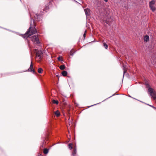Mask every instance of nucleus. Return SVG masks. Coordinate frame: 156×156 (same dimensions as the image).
<instances>
[{
	"label": "nucleus",
	"mask_w": 156,
	"mask_h": 156,
	"mask_svg": "<svg viewBox=\"0 0 156 156\" xmlns=\"http://www.w3.org/2000/svg\"><path fill=\"white\" fill-rule=\"evenodd\" d=\"M37 30L35 27H30L25 34L22 35V36L24 38H27L34 34L37 33Z\"/></svg>",
	"instance_id": "1"
},
{
	"label": "nucleus",
	"mask_w": 156,
	"mask_h": 156,
	"mask_svg": "<svg viewBox=\"0 0 156 156\" xmlns=\"http://www.w3.org/2000/svg\"><path fill=\"white\" fill-rule=\"evenodd\" d=\"M148 92L151 98L155 100L156 99V92L152 88H149L148 89Z\"/></svg>",
	"instance_id": "2"
},
{
	"label": "nucleus",
	"mask_w": 156,
	"mask_h": 156,
	"mask_svg": "<svg viewBox=\"0 0 156 156\" xmlns=\"http://www.w3.org/2000/svg\"><path fill=\"white\" fill-rule=\"evenodd\" d=\"M30 38L34 43L36 44L39 43V39L38 38L37 36H34L30 37Z\"/></svg>",
	"instance_id": "3"
},
{
	"label": "nucleus",
	"mask_w": 156,
	"mask_h": 156,
	"mask_svg": "<svg viewBox=\"0 0 156 156\" xmlns=\"http://www.w3.org/2000/svg\"><path fill=\"white\" fill-rule=\"evenodd\" d=\"M155 4V1L152 0L150 2L149 4L150 7L153 12H154L155 10V8L154 6Z\"/></svg>",
	"instance_id": "4"
},
{
	"label": "nucleus",
	"mask_w": 156,
	"mask_h": 156,
	"mask_svg": "<svg viewBox=\"0 0 156 156\" xmlns=\"http://www.w3.org/2000/svg\"><path fill=\"white\" fill-rule=\"evenodd\" d=\"M36 57H39V59H41L42 58V52L41 51L36 50Z\"/></svg>",
	"instance_id": "5"
},
{
	"label": "nucleus",
	"mask_w": 156,
	"mask_h": 156,
	"mask_svg": "<svg viewBox=\"0 0 156 156\" xmlns=\"http://www.w3.org/2000/svg\"><path fill=\"white\" fill-rule=\"evenodd\" d=\"M34 20H33V23L35 27L36 26V24H35L36 21H40V16L37 15H36L34 16Z\"/></svg>",
	"instance_id": "6"
},
{
	"label": "nucleus",
	"mask_w": 156,
	"mask_h": 156,
	"mask_svg": "<svg viewBox=\"0 0 156 156\" xmlns=\"http://www.w3.org/2000/svg\"><path fill=\"white\" fill-rule=\"evenodd\" d=\"M28 71L33 72L34 74H35L36 73V72L34 70L33 66L32 61H31L30 67L28 69Z\"/></svg>",
	"instance_id": "7"
},
{
	"label": "nucleus",
	"mask_w": 156,
	"mask_h": 156,
	"mask_svg": "<svg viewBox=\"0 0 156 156\" xmlns=\"http://www.w3.org/2000/svg\"><path fill=\"white\" fill-rule=\"evenodd\" d=\"M43 140V141L41 145V147L42 148H44L45 147V145L46 144V142L45 141V140H48L46 136L44 137Z\"/></svg>",
	"instance_id": "8"
},
{
	"label": "nucleus",
	"mask_w": 156,
	"mask_h": 156,
	"mask_svg": "<svg viewBox=\"0 0 156 156\" xmlns=\"http://www.w3.org/2000/svg\"><path fill=\"white\" fill-rule=\"evenodd\" d=\"M53 0H50L49 1V2L45 5L44 10H47L49 9V6L51 5V2H52Z\"/></svg>",
	"instance_id": "9"
},
{
	"label": "nucleus",
	"mask_w": 156,
	"mask_h": 156,
	"mask_svg": "<svg viewBox=\"0 0 156 156\" xmlns=\"http://www.w3.org/2000/svg\"><path fill=\"white\" fill-rule=\"evenodd\" d=\"M76 153V150L75 148H74L73 149V152L72 153V155L73 156H75Z\"/></svg>",
	"instance_id": "10"
},
{
	"label": "nucleus",
	"mask_w": 156,
	"mask_h": 156,
	"mask_svg": "<svg viewBox=\"0 0 156 156\" xmlns=\"http://www.w3.org/2000/svg\"><path fill=\"white\" fill-rule=\"evenodd\" d=\"M84 11L86 15H89V9H84Z\"/></svg>",
	"instance_id": "11"
},
{
	"label": "nucleus",
	"mask_w": 156,
	"mask_h": 156,
	"mask_svg": "<svg viewBox=\"0 0 156 156\" xmlns=\"http://www.w3.org/2000/svg\"><path fill=\"white\" fill-rule=\"evenodd\" d=\"M62 75L64 76H66L67 75V72L65 71H63L62 73Z\"/></svg>",
	"instance_id": "12"
},
{
	"label": "nucleus",
	"mask_w": 156,
	"mask_h": 156,
	"mask_svg": "<svg viewBox=\"0 0 156 156\" xmlns=\"http://www.w3.org/2000/svg\"><path fill=\"white\" fill-rule=\"evenodd\" d=\"M55 114L57 117H58L60 115V113L58 110L55 112Z\"/></svg>",
	"instance_id": "13"
},
{
	"label": "nucleus",
	"mask_w": 156,
	"mask_h": 156,
	"mask_svg": "<svg viewBox=\"0 0 156 156\" xmlns=\"http://www.w3.org/2000/svg\"><path fill=\"white\" fill-rule=\"evenodd\" d=\"M149 37L147 35H146L144 37V41L146 42H147L149 41Z\"/></svg>",
	"instance_id": "14"
},
{
	"label": "nucleus",
	"mask_w": 156,
	"mask_h": 156,
	"mask_svg": "<svg viewBox=\"0 0 156 156\" xmlns=\"http://www.w3.org/2000/svg\"><path fill=\"white\" fill-rule=\"evenodd\" d=\"M43 152L45 154H47L48 152V149L47 148L44 149V150Z\"/></svg>",
	"instance_id": "15"
},
{
	"label": "nucleus",
	"mask_w": 156,
	"mask_h": 156,
	"mask_svg": "<svg viewBox=\"0 0 156 156\" xmlns=\"http://www.w3.org/2000/svg\"><path fill=\"white\" fill-rule=\"evenodd\" d=\"M59 68L61 70H63L65 69V66L63 65H61L60 66Z\"/></svg>",
	"instance_id": "16"
},
{
	"label": "nucleus",
	"mask_w": 156,
	"mask_h": 156,
	"mask_svg": "<svg viewBox=\"0 0 156 156\" xmlns=\"http://www.w3.org/2000/svg\"><path fill=\"white\" fill-rule=\"evenodd\" d=\"M103 46L105 49H107L108 47V45L105 43H103Z\"/></svg>",
	"instance_id": "17"
},
{
	"label": "nucleus",
	"mask_w": 156,
	"mask_h": 156,
	"mask_svg": "<svg viewBox=\"0 0 156 156\" xmlns=\"http://www.w3.org/2000/svg\"><path fill=\"white\" fill-rule=\"evenodd\" d=\"M72 145V143L69 144L68 145L69 148L70 150H71L73 148Z\"/></svg>",
	"instance_id": "18"
},
{
	"label": "nucleus",
	"mask_w": 156,
	"mask_h": 156,
	"mask_svg": "<svg viewBox=\"0 0 156 156\" xmlns=\"http://www.w3.org/2000/svg\"><path fill=\"white\" fill-rule=\"evenodd\" d=\"M123 74L124 75L126 72L127 69L124 66H123Z\"/></svg>",
	"instance_id": "19"
},
{
	"label": "nucleus",
	"mask_w": 156,
	"mask_h": 156,
	"mask_svg": "<svg viewBox=\"0 0 156 156\" xmlns=\"http://www.w3.org/2000/svg\"><path fill=\"white\" fill-rule=\"evenodd\" d=\"M43 70L42 68H39L38 69V72L39 73H41Z\"/></svg>",
	"instance_id": "20"
},
{
	"label": "nucleus",
	"mask_w": 156,
	"mask_h": 156,
	"mask_svg": "<svg viewBox=\"0 0 156 156\" xmlns=\"http://www.w3.org/2000/svg\"><path fill=\"white\" fill-rule=\"evenodd\" d=\"M52 102L53 103L55 104L56 105H58V101H56V100H52Z\"/></svg>",
	"instance_id": "21"
},
{
	"label": "nucleus",
	"mask_w": 156,
	"mask_h": 156,
	"mask_svg": "<svg viewBox=\"0 0 156 156\" xmlns=\"http://www.w3.org/2000/svg\"><path fill=\"white\" fill-rule=\"evenodd\" d=\"M70 55H73V51L72 50L70 52Z\"/></svg>",
	"instance_id": "22"
},
{
	"label": "nucleus",
	"mask_w": 156,
	"mask_h": 156,
	"mask_svg": "<svg viewBox=\"0 0 156 156\" xmlns=\"http://www.w3.org/2000/svg\"><path fill=\"white\" fill-rule=\"evenodd\" d=\"M86 31H85V33L83 35V37H84V38H85L86 37Z\"/></svg>",
	"instance_id": "23"
},
{
	"label": "nucleus",
	"mask_w": 156,
	"mask_h": 156,
	"mask_svg": "<svg viewBox=\"0 0 156 156\" xmlns=\"http://www.w3.org/2000/svg\"><path fill=\"white\" fill-rule=\"evenodd\" d=\"M58 60L61 61V58H60V57H58Z\"/></svg>",
	"instance_id": "24"
},
{
	"label": "nucleus",
	"mask_w": 156,
	"mask_h": 156,
	"mask_svg": "<svg viewBox=\"0 0 156 156\" xmlns=\"http://www.w3.org/2000/svg\"><path fill=\"white\" fill-rule=\"evenodd\" d=\"M104 0L106 2H107L108 1V0Z\"/></svg>",
	"instance_id": "25"
},
{
	"label": "nucleus",
	"mask_w": 156,
	"mask_h": 156,
	"mask_svg": "<svg viewBox=\"0 0 156 156\" xmlns=\"http://www.w3.org/2000/svg\"><path fill=\"white\" fill-rule=\"evenodd\" d=\"M152 107L154 108H155H155L153 106H152Z\"/></svg>",
	"instance_id": "26"
},
{
	"label": "nucleus",
	"mask_w": 156,
	"mask_h": 156,
	"mask_svg": "<svg viewBox=\"0 0 156 156\" xmlns=\"http://www.w3.org/2000/svg\"><path fill=\"white\" fill-rule=\"evenodd\" d=\"M152 107L154 108H155H155L153 106H152Z\"/></svg>",
	"instance_id": "27"
},
{
	"label": "nucleus",
	"mask_w": 156,
	"mask_h": 156,
	"mask_svg": "<svg viewBox=\"0 0 156 156\" xmlns=\"http://www.w3.org/2000/svg\"><path fill=\"white\" fill-rule=\"evenodd\" d=\"M152 107L154 108H155H155L153 106H152Z\"/></svg>",
	"instance_id": "28"
},
{
	"label": "nucleus",
	"mask_w": 156,
	"mask_h": 156,
	"mask_svg": "<svg viewBox=\"0 0 156 156\" xmlns=\"http://www.w3.org/2000/svg\"><path fill=\"white\" fill-rule=\"evenodd\" d=\"M69 125H70L71 124L70 123V122H69Z\"/></svg>",
	"instance_id": "29"
},
{
	"label": "nucleus",
	"mask_w": 156,
	"mask_h": 156,
	"mask_svg": "<svg viewBox=\"0 0 156 156\" xmlns=\"http://www.w3.org/2000/svg\"><path fill=\"white\" fill-rule=\"evenodd\" d=\"M150 106L151 107H152V106H151V105H150Z\"/></svg>",
	"instance_id": "30"
},
{
	"label": "nucleus",
	"mask_w": 156,
	"mask_h": 156,
	"mask_svg": "<svg viewBox=\"0 0 156 156\" xmlns=\"http://www.w3.org/2000/svg\"><path fill=\"white\" fill-rule=\"evenodd\" d=\"M72 123V122H71V123Z\"/></svg>",
	"instance_id": "31"
},
{
	"label": "nucleus",
	"mask_w": 156,
	"mask_h": 156,
	"mask_svg": "<svg viewBox=\"0 0 156 156\" xmlns=\"http://www.w3.org/2000/svg\"><path fill=\"white\" fill-rule=\"evenodd\" d=\"M69 119H70V118L69 117Z\"/></svg>",
	"instance_id": "32"
}]
</instances>
